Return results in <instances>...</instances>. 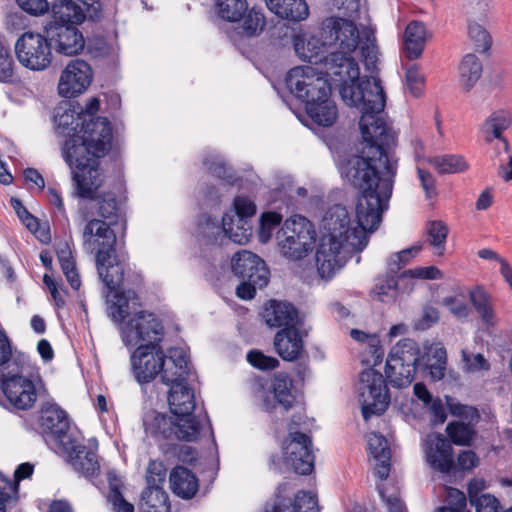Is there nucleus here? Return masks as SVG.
Wrapping results in <instances>:
<instances>
[{
	"label": "nucleus",
	"instance_id": "nucleus-14",
	"mask_svg": "<svg viewBox=\"0 0 512 512\" xmlns=\"http://www.w3.org/2000/svg\"><path fill=\"white\" fill-rule=\"evenodd\" d=\"M234 213L223 215L224 229L229 240L236 244H246L252 236L250 219L256 213V205L247 197L237 196L233 202Z\"/></svg>",
	"mask_w": 512,
	"mask_h": 512
},
{
	"label": "nucleus",
	"instance_id": "nucleus-35",
	"mask_svg": "<svg viewBox=\"0 0 512 512\" xmlns=\"http://www.w3.org/2000/svg\"><path fill=\"white\" fill-rule=\"evenodd\" d=\"M109 492L107 501L112 506L113 512H134V505L128 502L123 496V481L115 471L107 473Z\"/></svg>",
	"mask_w": 512,
	"mask_h": 512
},
{
	"label": "nucleus",
	"instance_id": "nucleus-15",
	"mask_svg": "<svg viewBox=\"0 0 512 512\" xmlns=\"http://www.w3.org/2000/svg\"><path fill=\"white\" fill-rule=\"evenodd\" d=\"M100 183H102V181ZM74 184L76 196L89 201L85 207V213H88V217H95L107 221V223L112 225L118 223L121 217V203L115 193L109 191L96 194L101 186V184H99L95 189L91 190L89 196H81L79 194L78 183L74 182Z\"/></svg>",
	"mask_w": 512,
	"mask_h": 512
},
{
	"label": "nucleus",
	"instance_id": "nucleus-41",
	"mask_svg": "<svg viewBox=\"0 0 512 512\" xmlns=\"http://www.w3.org/2000/svg\"><path fill=\"white\" fill-rule=\"evenodd\" d=\"M468 496L471 506L476 512H505L500 501L491 494H479L476 483L469 482Z\"/></svg>",
	"mask_w": 512,
	"mask_h": 512
},
{
	"label": "nucleus",
	"instance_id": "nucleus-4",
	"mask_svg": "<svg viewBox=\"0 0 512 512\" xmlns=\"http://www.w3.org/2000/svg\"><path fill=\"white\" fill-rule=\"evenodd\" d=\"M140 308V298L132 289L116 292L109 302L108 315L119 324L126 347L158 345L164 337L162 322L153 313Z\"/></svg>",
	"mask_w": 512,
	"mask_h": 512
},
{
	"label": "nucleus",
	"instance_id": "nucleus-57",
	"mask_svg": "<svg viewBox=\"0 0 512 512\" xmlns=\"http://www.w3.org/2000/svg\"><path fill=\"white\" fill-rule=\"evenodd\" d=\"M443 273L440 269L435 266L418 267L414 269H408L403 271L399 278H410V279H427V280H438L442 279Z\"/></svg>",
	"mask_w": 512,
	"mask_h": 512
},
{
	"label": "nucleus",
	"instance_id": "nucleus-30",
	"mask_svg": "<svg viewBox=\"0 0 512 512\" xmlns=\"http://www.w3.org/2000/svg\"><path fill=\"white\" fill-rule=\"evenodd\" d=\"M49 24L80 25L85 20L83 9L73 0H55Z\"/></svg>",
	"mask_w": 512,
	"mask_h": 512
},
{
	"label": "nucleus",
	"instance_id": "nucleus-58",
	"mask_svg": "<svg viewBox=\"0 0 512 512\" xmlns=\"http://www.w3.org/2000/svg\"><path fill=\"white\" fill-rule=\"evenodd\" d=\"M406 85L414 97H419L424 86V77L416 65L409 67L405 74Z\"/></svg>",
	"mask_w": 512,
	"mask_h": 512
},
{
	"label": "nucleus",
	"instance_id": "nucleus-25",
	"mask_svg": "<svg viewBox=\"0 0 512 512\" xmlns=\"http://www.w3.org/2000/svg\"><path fill=\"white\" fill-rule=\"evenodd\" d=\"M265 512H319L316 496L307 491H299L292 501L290 498L276 496L274 503Z\"/></svg>",
	"mask_w": 512,
	"mask_h": 512
},
{
	"label": "nucleus",
	"instance_id": "nucleus-29",
	"mask_svg": "<svg viewBox=\"0 0 512 512\" xmlns=\"http://www.w3.org/2000/svg\"><path fill=\"white\" fill-rule=\"evenodd\" d=\"M426 27L421 21H411L404 31L403 49L409 60L418 59L424 50L426 42Z\"/></svg>",
	"mask_w": 512,
	"mask_h": 512
},
{
	"label": "nucleus",
	"instance_id": "nucleus-6",
	"mask_svg": "<svg viewBox=\"0 0 512 512\" xmlns=\"http://www.w3.org/2000/svg\"><path fill=\"white\" fill-rule=\"evenodd\" d=\"M195 379L196 373L192 370L189 358L174 372H171L169 368L165 371L163 383L170 387L168 393L169 408L176 417L188 420L193 424L199 422L200 430L204 433L207 430L215 443L212 424L207 412L201 410L198 414L195 413L197 409L195 393L189 386V382Z\"/></svg>",
	"mask_w": 512,
	"mask_h": 512
},
{
	"label": "nucleus",
	"instance_id": "nucleus-59",
	"mask_svg": "<svg viewBox=\"0 0 512 512\" xmlns=\"http://www.w3.org/2000/svg\"><path fill=\"white\" fill-rule=\"evenodd\" d=\"M19 487L17 481L7 478L5 475L0 473V498L3 503H7L11 500L16 501Z\"/></svg>",
	"mask_w": 512,
	"mask_h": 512
},
{
	"label": "nucleus",
	"instance_id": "nucleus-48",
	"mask_svg": "<svg viewBox=\"0 0 512 512\" xmlns=\"http://www.w3.org/2000/svg\"><path fill=\"white\" fill-rule=\"evenodd\" d=\"M446 433L456 445H468L473 438L472 425L463 422H450L446 426Z\"/></svg>",
	"mask_w": 512,
	"mask_h": 512
},
{
	"label": "nucleus",
	"instance_id": "nucleus-22",
	"mask_svg": "<svg viewBox=\"0 0 512 512\" xmlns=\"http://www.w3.org/2000/svg\"><path fill=\"white\" fill-rule=\"evenodd\" d=\"M263 318L270 327H295L298 324V310L289 302L270 300L264 308Z\"/></svg>",
	"mask_w": 512,
	"mask_h": 512
},
{
	"label": "nucleus",
	"instance_id": "nucleus-64",
	"mask_svg": "<svg viewBox=\"0 0 512 512\" xmlns=\"http://www.w3.org/2000/svg\"><path fill=\"white\" fill-rule=\"evenodd\" d=\"M417 175L420 180L421 186L425 191V195L428 199L437 195L436 181L434 176L427 170L417 167Z\"/></svg>",
	"mask_w": 512,
	"mask_h": 512
},
{
	"label": "nucleus",
	"instance_id": "nucleus-32",
	"mask_svg": "<svg viewBox=\"0 0 512 512\" xmlns=\"http://www.w3.org/2000/svg\"><path fill=\"white\" fill-rule=\"evenodd\" d=\"M197 238L205 245L221 244L228 238V233L224 229V221L221 225L218 221L207 214L199 217L196 229Z\"/></svg>",
	"mask_w": 512,
	"mask_h": 512
},
{
	"label": "nucleus",
	"instance_id": "nucleus-24",
	"mask_svg": "<svg viewBox=\"0 0 512 512\" xmlns=\"http://www.w3.org/2000/svg\"><path fill=\"white\" fill-rule=\"evenodd\" d=\"M368 448L375 459V474L380 480L388 478L391 469V450L388 440L380 433L372 432L368 436Z\"/></svg>",
	"mask_w": 512,
	"mask_h": 512
},
{
	"label": "nucleus",
	"instance_id": "nucleus-62",
	"mask_svg": "<svg viewBox=\"0 0 512 512\" xmlns=\"http://www.w3.org/2000/svg\"><path fill=\"white\" fill-rule=\"evenodd\" d=\"M19 7L30 15L38 16L49 9L47 0H16Z\"/></svg>",
	"mask_w": 512,
	"mask_h": 512
},
{
	"label": "nucleus",
	"instance_id": "nucleus-37",
	"mask_svg": "<svg viewBox=\"0 0 512 512\" xmlns=\"http://www.w3.org/2000/svg\"><path fill=\"white\" fill-rule=\"evenodd\" d=\"M142 512H170L169 496L163 487L145 488L141 494Z\"/></svg>",
	"mask_w": 512,
	"mask_h": 512
},
{
	"label": "nucleus",
	"instance_id": "nucleus-19",
	"mask_svg": "<svg viewBox=\"0 0 512 512\" xmlns=\"http://www.w3.org/2000/svg\"><path fill=\"white\" fill-rule=\"evenodd\" d=\"M60 451L67 455L74 470L86 478H93L99 474L100 464L96 452L87 448L77 436L71 439V443L64 445Z\"/></svg>",
	"mask_w": 512,
	"mask_h": 512
},
{
	"label": "nucleus",
	"instance_id": "nucleus-13",
	"mask_svg": "<svg viewBox=\"0 0 512 512\" xmlns=\"http://www.w3.org/2000/svg\"><path fill=\"white\" fill-rule=\"evenodd\" d=\"M38 425L46 443L59 451L75 437L70 432L67 413L55 403H46L41 407Z\"/></svg>",
	"mask_w": 512,
	"mask_h": 512
},
{
	"label": "nucleus",
	"instance_id": "nucleus-60",
	"mask_svg": "<svg viewBox=\"0 0 512 512\" xmlns=\"http://www.w3.org/2000/svg\"><path fill=\"white\" fill-rule=\"evenodd\" d=\"M462 354L465 368L468 372L489 370L490 365L482 354H468L465 351Z\"/></svg>",
	"mask_w": 512,
	"mask_h": 512
},
{
	"label": "nucleus",
	"instance_id": "nucleus-1",
	"mask_svg": "<svg viewBox=\"0 0 512 512\" xmlns=\"http://www.w3.org/2000/svg\"><path fill=\"white\" fill-rule=\"evenodd\" d=\"M359 44V30L348 19L329 17L322 22L319 36L299 33L293 36L296 55L311 64L323 63L325 78L309 66L294 67L285 76L290 94L305 104L309 118L318 126L330 127L338 117L331 98L337 89L343 102L360 110L359 128L362 148L341 167L342 176L360 194L356 219L346 207L334 205L326 212L324 233L317 248H365L369 235L382 221L389 207L398 158L391 149L396 136L383 118L386 96L378 78L360 77L354 54Z\"/></svg>",
	"mask_w": 512,
	"mask_h": 512
},
{
	"label": "nucleus",
	"instance_id": "nucleus-54",
	"mask_svg": "<svg viewBox=\"0 0 512 512\" xmlns=\"http://www.w3.org/2000/svg\"><path fill=\"white\" fill-rule=\"evenodd\" d=\"M10 205L26 228L32 233H36L39 228V221L26 209L22 201L12 197L10 199Z\"/></svg>",
	"mask_w": 512,
	"mask_h": 512
},
{
	"label": "nucleus",
	"instance_id": "nucleus-11",
	"mask_svg": "<svg viewBox=\"0 0 512 512\" xmlns=\"http://www.w3.org/2000/svg\"><path fill=\"white\" fill-rule=\"evenodd\" d=\"M144 426L146 433L156 439L194 442L205 434L200 430L199 422L193 424L180 417H170L162 413H156L151 420H145Z\"/></svg>",
	"mask_w": 512,
	"mask_h": 512
},
{
	"label": "nucleus",
	"instance_id": "nucleus-17",
	"mask_svg": "<svg viewBox=\"0 0 512 512\" xmlns=\"http://www.w3.org/2000/svg\"><path fill=\"white\" fill-rule=\"evenodd\" d=\"M77 26L63 24L45 26V33L57 53L73 56L83 51L85 40Z\"/></svg>",
	"mask_w": 512,
	"mask_h": 512
},
{
	"label": "nucleus",
	"instance_id": "nucleus-2",
	"mask_svg": "<svg viewBox=\"0 0 512 512\" xmlns=\"http://www.w3.org/2000/svg\"><path fill=\"white\" fill-rule=\"evenodd\" d=\"M75 136L65 140L62 156L78 183L79 194L87 197L101 182L99 159L111 149L113 129L106 117H96L82 122Z\"/></svg>",
	"mask_w": 512,
	"mask_h": 512
},
{
	"label": "nucleus",
	"instance_id": "nucleus-43",
	"mask_svg": "<svg viewBox=\"0 0 512 512\" xmlns=\"http://www.w3.org/2000/svg\"><path fill=\"white\" fill-rule=\"evenodd\" d=\"M358 47H360L366 68L373 71L376 68L379 53L373 30L366 29L363 31V38L359 37Z\"/></svg>",
	"mask_w": 512,
	"mask_h": 512
},
{
	"label": "nucleus",
	"instance_id": "nucleus-49",
	"mask_svg": "<svg viewBox=\"0 0 512 512\" xmlns=\"http://www.w3.org/2000/svg\"><path fill=\"white\" fill-rule=\"evenodd\" d=\"M421 248V245H414L410 248L392 254L387 261V268L389 272L397 274L421 251Z\"/></svg>",
	"mask_w": 512,
	"mask_h": 512
},
{
	"label": "nucleus",
	"instance_id": "nucleus-28",
	"mask_svg": "<svg viewBox=\"0 0 512 512\" xmlns=\"http://www.w3.org/2000/svg\"><path fill=\"white\" fill-rule=\"evenodd\" d=\"M268 9L280 18L300 22L309 15L305 0H265Z\"/></svg>",
	"mask_w": 512,
	"mask_h": 512
},
{
	"label": "nucleus",
	"instance_id": "nucleus-47",
	"mask_svg": "<svg viewBox=\"0 0 512 512\" xmlns=\"http://www.w3.org/2000/svg\"><path fill=\"white\" fill-rule=\"evenodd\" d=\"M448 226L441 220H434L427 225L429 243L442 255L445 250V243L448 236Z\"/></svg>",
	"mask_w": 512,
	"mask_h": 512
},
{
	"label": "nucleus",
	"instance_id": "nucleus-63",
	"mask_svg": "<svg viewBox=\"0 0 512 512\" xmlns=\"http://www.w3.org/2000/svg\"><path fill=\"white\" fill-rule=\"evenodd\" d=\"M436 362L427 364L431 377L434 380H441L445 375L446 370V351L444 348L436 350Z\"/></svg>",
	"mask_w": 512,
	"mask_h": 512
},
{
	"label": "nucleus",
	"instance_id": "nucleus-50",
	"mask_svg": "<svg viewBox=\"0 0 512 512\" xmlns=\"http://www.w3.org/2000/svg\"><path fill=\"white\" fill-rule=\"evenodd\" d=\"M282 221V215L277 212H265L260 217L259 226V240L262 243H267L273 231L280 225Z\"/></svg>",
	"mask_w": 512,
	"mask_h": 512
},
{
	"label": "nucleus",
	"instance_id": "nucleus-26",
	"mask_svg": "<svg viewBox=\"0 0 512 512\" xmlns=\"http://www.w3.org/2000/svg\"><path fill=\"white\" fill-rule=\"evenodd\" d=\"M468 296L482 323L486 327H494L497 323V317L493 296L482 285H476L470 289Z\"/></svg>",
	"mask_w": 512,
	"mask_h": 512
},
{
	"label": "nucleus",
	"instance_id": "nucleus-52",
	"mask_svg": "<svg viewBox=\"0 0 512 512\" xmlns=\"http://www.w3.org/2000/svg\"><path fill=\"white\" fill-rule=\"evenodd\" d=\"M166 467L161 461L151 460L147 467L146 472V488H158L163 487L166 479Z\"/></svg>",
	"mask_w": 512,
	"mask_h": 512
},
{
	"label": "nucleus",
	"instance_id": "nucleus-36",
	"mask_svg": "<svg viewBox=\"0 0 512 512\" xmlns=\"http://www.w3.org/2000/svg\"><path fill=\"white\" fill-rule=\"evenodd\" d=\"M483 66L472 53L466 54L459 66L460 83L465 91H470L481 78Z\"/></svg>",
	"mask_w": 512,
	"mask_h": 512
},
{
	"label": "nucleus",
	"instance_id": "nucleus-46",
	"mask_svg": "<svg viewBox=\"0 0 512 512\" xmlns=\"http://www.w3.org/2000/svg\"><path fill=\"white\" fill-rule=\"evenodd\" d=\"M244 16V22L241 26L239 34L247 37L258 36L265 26V16L261 10H257L255 7L251 8L246 12Z\"/></svg>",
	"mask_w": 512,
	"mask_h": 512
},
{
	"label": "nucleus",
	"instance_id": "nucleus-42",
	"mask_svg": "<svg viewBox=\"0 0 512 512\" xmlns=\"http://www.w3.org/2000/svg\"><path fill=\"white\" fill-rule=\"evenodd\" d=\"M218 16L228 22L240 21L248 11L246 0H216Z\"/></svg>",
	"mask_w": 512,
	"mask_h": 512
},
{
	"label": "nucleus",
	"instance_id": "nucleus-31",
	"mask_svg": "<svg viewBox=\"0 0 512 512\" xmlns=\"http://www.w3.org/2000/svg\"><path fill=\"white\" fill-rule=\"evenodd\" d=\"M511 123L512 119L509 112L504 110L493 112L483 124L485 140L490 143L494 139H498L502 141L505 151H508L509 142L503 137L502 133L510 127Z\"/></svg>",
	"mask_w": 512,
	"mask_h": 512
},
{
	"label": "nucleus",
	"instance_id": "nucleus-61",
	"mask_svg": "<svg viewBox=\"0 0 512 512\" xmlns=\"http://www.w3.org/2000/svg\"><path fill=\"white\" fill-rule=\"evenodd\" d=\"M20 353L19 351H12V344L3 329H0V367L8 366L10 362H13L15 355Z\"/></svg>",
	"mask_w": 512,
	"mask_h": 512
},
{
	"label": "nucleus",
	"instance_id": "nucleus-3",
	"mask_svg": "<svg viewBox=\"0 0 512 512\" xmlns=\"http://www.w3.org/2000/svg\"><path fill=\"white\" fill-rule=\"evenodd\" d=\"M82 230L83 247L95 254V264L99 279L109 292L117 291L128 280L129 263L124 255L116 254L117 238L112 224L88 217Z\"/></svg>",
	"mask_w": 512,
	"mask_h": 512
},
{
	"label": "nucleus",
	"instance_id": "nucleus-16",
	"mask_svg": "<svg viewBox=\"0 0 512 512\" xmlns=\"http://www.w3.org/2000/svg\"><path fill=\"white\" fill-rule=\"evenodd\" d=\"M93 72L90 65L81 59L72 60L63 70L58 92L66 98L83 93L91 84Z\"/></svg>",
	"mask_w": 512,
	"mask_h": 512
},
{
	"label": "nucleus",
	"instance_id": "nucleus-44",
	"mask_svg": "<svg viewBox=\"0 0 512 512\" xmlns=\"http://www.w3.org/2000/svg\"><path fill=\"white\" fill-rule=\"evenodd\" d=\"M400 275L390 273L387 269V273L383 277H379L373 288V293L377 296V299L381 302H388L393 300L396 296L398 289V280Z\"/></svg>",
	"mask_w": 512,
	"mask_h": 512
},
{
	"label": "nucleus",
	"instance_id": "nucleus-39",
	"mask_svg": "<svg viewBox=\"0 0 512 512\" xmlns=\"http://www.w3.org/2000/svg\"><path fill=\"white\" fill-rule=\"evenodd\" d=\"M427 162L432 165L439 174L461 173L468 169V164L464 157L456 154L430 157Z\"/></svg>",
	"mask_w": 512,
	"mask_h": 512
},
{
	"label": "nucleus",
	"instance_id": "nucleus-8",
	"mask_svg": "<svg viewBox=\"0 0 512 512\" xmlns=\"http://www.w3.org/2000/svg\"><path fill=\"white\" fill-rule=\"evenodd\" d=\"M276 239L281 254L288 260L297 261L313 250L316 232L311 221L294 215L285 220L276 233Z\"/></svg>",
	"mask_w": 512,
	"mask_h": 512
},
{
	"label": "nucleus",
	"instance_id": "nucleus-55",
	"mask_svg": "<svg viewBox=\"0 0 512 512\" xmlns=\"http://www.w3.org/2000/svg\"><path fill=\"white\" fill-rule=\"evenodd\" d=\"M466 505L465 494L456 488H449L448 504L439 507L436 512H466Z\"/></svg>",
	"mask_w": 512,
	"mask_h": 512
},
{
	"label": "nucleus",
	"instance_id": "nucleus-18",
	"mask_svg": "<svg viewBox=\"0 0 512 512\" xmlns=\"http://www.w3.org/2000/svg\"><path fill=\"white\" fill-rule=\"evenodd\" d=\"M232 272L239 279H249L260 289L269 282V270L263 259L251 251L242 250L234 254L231 260Z\"/></svg>",
	"mask_w": 512,
	"mask_h": 512
},
{
	"label": "nucleus",
	"instance_id": "nucleus-53",
	"mask_svg": "<svg viewBox=\"0 0 512 512\" xmlns=\"http://www.w3.org/2000/svg\"><path fill=\"white\" fill-rule=\"evenodd\" d=\"M442 305L457 319H467L471 309L459 296H446L442 299Z\"/></svg>",
	"mask_w": 512,
	"mask_h": 512
},
{
	"label": "nucleus",
	"instance_id": "nucleus-38",
	"mask_svg": "<svg viewBox=\"0 0 512 512\" xmlns=\"http://www.w3.org/2000/svg\"><path fill=\"white\" fill-rule=\"evenodd\" d=\"M421 351L416 341L405 338L392 347L387 359H398L400 362L418 366Z\"/></svg>",
	"mask_w": 512,
	"mask_h": 512
},
{
	"label": "nucleus",
	"instance_id": "nucleus-51",
	"mask_svg": "<svg viewBox=\"0 0 512 512\" xmlns=\"http://www.w3.org/2000/svg\"><path fill=\"white\" fill-rule=\"evenodd\" d=\"M468 34L474 43L476 51L484 53L490 50L492 38L481 25L477 23H470L468 26Z\"/></svg>",
	"mask_w": 512,
	"mask_h": 512
},
{
	"label": "nucleus",
	"instance_id": "nucleus-20",
	"mask_svg": "<svg viewBox=\"0 0 512 512\" xmlns=\"http://www.w3.org/2000/svg\"><path fill=\"white\" fill-rule=\"evenodd\" d=\"M426 461L429 466L441 473H450L454 468L451 442L441 434L430 435L426 441Z\"/></svg>",
	"mask_w": 512,
	"mask_h": 512
},
{
	"label": "nucleus",
	"instance_id": "nucleus-45",
	"mask_svg": "<svg viewBox=\"0 0 512 512\" xmlns=\"http://www.w3.org/2000/svg\"><path fill=\"white\" fill-rule=\"evenodd\" d=\"M17 80L16 65L11 51L0 42V83L13 84Z\"/></svg>",
	"mask_w": 512,
	"mask_h": 512
},
{
	"label": "nucleus",
	"instance_id": "nucleus-23",
	"mask_svg": "<svg viewBox=\"0 0 512 512\" xmlns=\"http://www.w3.org/2000/svg\"><path fill=\"white\" fill-rule=\"evenodd\" d=\"M292 379L287 374H277L274 377L272 388L273 398L269 396L263 400V408L267 412H272L276 404L281 406L284 411H288L295 403V396L292 393Z\"/></svg>",
	"mask_w": 512,
	"mask_h": 512
},
{
	"label": "nucleus",
	"instance_id": "nucleus-5",
	"mask_svg": "<svg viewBox=\"0 0 512 512\" xmlns=\"http://www.w3.org/2000/svg\"><path fill=\"white\" fill-rule=\"evenodd\" d=\"M44 386L40 369L26 353H17L13 362L0 371V403L11 411H27L35 405Z\"/></svg>",
	"mask_w": 512,
	"mask_h": 512
},
{
	"label": "nucleus",
	"instance_id": "nucleus-9",
	"mask_svg": "<svg viewBox=\"0 0 512 512\" xmlns=\"http://www.w3.org/2000/svg\"><path fill=\"white\" fill-rule=\"evenodd\" d=\"M301 414L293 415L289 424V436L284 443V461L300 475H309L314 470L315 456L312 450L310 436L305 433L294 431L303 424Z\"/></svg>",
	"mask_w": 512,
	"mask_h": 512
},
{
	"label": "nucleus",
	"instance_id": "nucleus-34",
	"mask_svg": "<svg viewBox=\"0 0 512 512\" xmlns=\"http://www.w3.org/2000/svg\"><path fill=\"white\" fill-rule=\"evenodd\" d=\"M416 369V366L400 362L398 359H387L385 374L393 387L404 388L412 383Z\"/></svg>",
	"mask_w": 512,
	"mask_h": 512
},
{
	"label": "nucleus",
	"instance_id": "nucleus-12",
	"mask_svg": "<svg viewBox=\"0 0 512 512\" xmlns=\"http://www.w3.org/2000/svg\"><path fill=\"white\" fill-rule=\"evenodd\" d=\"M52 46L47 35L27 31L15 43L19 63L32 71H43L52 62Z\"/></svg>",
	"mask_w": 512,
	"mask_h": 512
},
{
	"label": "nucleus",
	"instance_id": "nucleus-56",
	"mask_svg": "<svg viewBox=\"0 0 512 512\" xmlns=\"http://www.w3.org/2000/svg\"><path fill=\"white\" fill-rule=\"evenodd\" d=\"M246 358L253 367L260 370H272L279 365L277 358L265 355L259 350L249 351Z\"/></svg>",
	"mask_w": 512,
	"mask_h": 512
},
{
	"label": "nucleus",
	"instance_id": "nucleus-27",
	"mask_svg": "<svg viewBox=\"0 0 512 512\" xmlns=\"http://www.w3.org/2000/svg\"><path fill=\"white\" fill-rule=\"evenodd\" d=\"M169 482L172 492L182 499H191L199 488L195 474L184 466H176L171 470Z\"/></svg>",
	"mask_w": 512,
	"mask_h": 512
},
{
	"label": "nucleus",
	"instance_id": "nucleus-21",
	"mask_svg": "<svg viewBox=\"0 0 512 512\" xmlns=\"http://www.w3.org/2000/svg\"><path fill=\"white\" fill-rule=\"evenodd\" d=\"M273 344L275 351L284 361L298 360L305 352L303 336L296 326L280 329L275 334Z\"/></svg>",
	"mask_w": 512,
	"mask_h": 512
},
{
	"label": "nucleus",
	"instance_id": "nucleus-7",
	"mask_svg": "<svg viewBox=\"0 0 512 512\" xmlns=\"http://www.w3.org/2000/svg\"><path fill=\"white\" fill-rule=\"evenodd\" d=\"M163 352L158 345H139L131 354V365L134 376L140 384H147L154 380L158 374L163 376L169 368L174 372L180 365L186 363L189 355L185 348L171 347Z\"/></svg>",
	"mask_w": 512,
	"mask_h": 512
},
{
	"label": "nucleus",
	"instance_id": "nucleus-40",
	"mask_svg": "<svg viewBox=\"0 0 512 512\" xmlns=\"http://www.w3.org/2000/svg\"><path fill=\"white\" fill-rule=\"evenodd\" d=\"M203 164L209 173L223 180L227 185L234 186L238 183L239 178L235 176L222 156L218 154L208 155L203 159Z\"/></svg>",
	"mask_w": 512,
	"mask_h": 512
},
{
	"label": "nucleus",
	"instance_id": "nucleus-33",
	"mask_svg": "<svg viewBox=\"0 0 512 512\" xmlns=\"http://www.w3.org/2000/svg\"><path fill=\"white\" fill-rule=\"evenodd\" d=\"M55 133L58 136L71 139L79 134L82 120L78 119V111L75 107L62 109L59 107L54 115Z\"/></svg>",
	"mask_w": 512,
	"mask_h": 512
},
{
	"label": "nucleus",
	"instance_id": "nucleus-10",
	"mask_svg": "<svg viewBox=\"0 0 512 512\" xmlns=\"http://www.w3.org/2000/svg\"><path fill=\"white\" fill-rule=\"evenodd\" d=\"M359 402L362 416L369 420L382 415L390 403V394L384 376L373 368L363 370L359 376Z\"/></svg>",
	"mask_w": 512,
	"mask_h": 512
}]
</instances>
